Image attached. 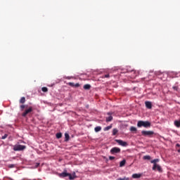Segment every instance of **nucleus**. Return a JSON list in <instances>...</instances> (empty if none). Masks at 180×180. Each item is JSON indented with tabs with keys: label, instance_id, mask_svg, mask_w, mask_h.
Masks as SVG:
<instances>
[{
	"label": "nucleus",
	"instance_id": "nucleus-1",
	"mask_svg": "<svg viewBox=\"0 0 180 180\" xmlns=\"http://www.w3.org/2000/svg\"><path fill=\"white\" fill-rule=\"evenodd\" d=\"M137 127H145V128H148V127H151V122H148V121H139L137 123Z\"/></svg>",
	"mask_w": 180,
	"mask_h": 180
},
{
	"label": "nucleus",
	"instance_id": "nucleus-2",
	"mask_svg": "<svg viewBox=\"0 0 180 180\" xmlns=\"http://www.w3.org/2000/svg\"><path fill=\"white\" fill-rule=\"evenodd\" d=\"M60 178H65L67 176H69V179L72 180V179H75V173H74V174H71L69 173H67V172H63L62 173H60L59 174Z\"/></svg>",
	"mask_w": 180,
	"mask_h": 180
},
{
	"label": "nucleus",
	"instance_id": "nucleus-3",
	"mask_svg": "<svg viewBox=\"0 0 180 180\" xmlns=\"http://www.w3.org/2000/svg\"><path fill=\"white\" fill-rule=\"evenodd\" d=\"M26 149V146L23 145H15L13 146L14 151H23V150Z\"/></svg>",
	"mask_w": 180,
	"mask_h": 180
},
{
	"label": "nucleus",
	"instance_id": "nucleus-4",
	"mask_svg": "<svg viewBox=\"0 0 180 180\" xmlns=\"http://www.w3.org/2000/svg\"><path fill=\"white\" fill-rule=\"evenodd\" d=\"M142 136H145L148 137H152L154 134V131H141Z\"/></svg>",
	"mask_w": 180,
	"mask_h": 180
},
{
	"label": "nucleus",
	"instance_id": "nucleus-5",
	"mask_svg": "<svg viewBox=\"0 0 180 180\" xmlns=\"http://www.w3.org/2000/svg\"><path fill=\"white\" fill-rule=\"evenodd\" d=\"M32 112H33V108L32 107H29L28 109L25 110L24 111V112H22V116L23 117H26V116H27V115H29V113H30Z\"/></svg>",
	"mask_w": 180,
	"mask_h": 180
},
{
	"label": "nucleus",
	"instance_id": "nucleus-6",
	"mask_svg": "<svg viewBox=\"0 0 180 180\" xmlns=\"http://www.w3.org/2000/svg\"><path fill=\"white\" fill-rule=\"evenodd\" d=\"M121 150L120 148L114 147L110 150L111 154H119L120 153Z\"/></svg>",
	"mask_w": 180,
	"mask_h": 180
},
{
	"label": "nucleus",
	"instance_id": "nucleus-7",
	"mask_svg": "<svg viewBox=\"0 0 180 180\" xmlns=\"http://www.w3.org/2000/svg\"><path fill=\"white\" fill-rule=\"evenodd\" d=\"M152 169L153 171H155V169H157V171H158L159 172H162V168H161V166H160V165H153Z\"/></svg>",
	"mask_w": 180,
	"mask_h": 180
},
{
	"label": "nucleus",
	"instance_id": "nucleus-8",
	"mask_svg": "<svg viewBox=\"0 0 180 180\" xmlns=\"http://www.w3.org/2000/svg\"><path fill=\"white\" fill-rule=\"evenodd\" d=\"M116 142L120 145V146H122L123 147H126V146H127V142H124L122 140H119L117 139Z\"/></svg>",
	"mask_w": 180,
	"mask_h": 180
},
{
	"label": "nucleus",
	"instance_id": "nucleus-9",
	"mask_svg": "<svg viewBox=\"0 0 180 180\" xmlns=\"http://www.w3.org/2000/svg\"><path fill=\"white\" fill-rule=\"evenodd\" d=\"M68 85L72 86V88H78L79 87V83L75 84L74 82H69Z\"/></svg>",
	"mask_w": 180,
	"mask_h": 180
},
{
	"label": "nucleus",
	"instance_id": "nucleus-10",
	"mask_svg": "<svg viewBox=\"0 0 180 180\" xmlns=\"http://www.w3.org/2000/svg\"><path fill=\"white\" fill-rule=\"evenodd\" d=\"M145 105L148 109H151L153 108V104L150 101H146Z\"/></svg>",
	"mask_w": 180,
	"mask_h": 180
},
{
	"label": "nucleus",
	"instance_id": "nucleus-11",
	"mask_svg": "<svg viewBox=\"0 0 180 180\" xmlns=\"http://www.w3.org/2000/svg\"><path fill=\"white\" fill-rule=\"evenodd\" d=\"M132 178H134V179L141 178V174H132Z\"/></svg>",
	"mask_w": 180,
	"mask_h": 180
},
{
	"label": "nucleus",
	"instance_id": "nucleus-12",
	"mask_svg": "<svg viewBox=\"0 0 180 180\" xmlns=\"http://www.w3.org/2000/svg\"><path fill=\"white\" fill-rule=\"evenodd\" d=\"M151 164H153V165H157V162H160V159H155L153 160L150 161Z\"/></svg>",
	"mask_w": 180,
	"mask_h": 180
},
{
	"label": "nucleus",
	"instance_id": "nucleus-13",
	"mask_svg": "<svg viewBox=\"0 0 180 180\" xmlns=\"http://www.w3.org/2000/svg\"><path fill=\"white\" fill-rule=\"evenodd\" d=\"M112 120H113V117H112V115H110L109 117H106L105 120L107 122H112Z\"/></svg>",
	"mask_w": 180,
	"mask_h": 180
},
{
	"label": "nucleus",
	"instance_id": "nucleus-14",
	"mask_svg": "<svg viewBox=\"0 0 180 180\" xmlns=\"http://www.w3.org/2000/svg\"><path fill=\"white\" fill-rule=\"evenodd\" d=\"M84 89H86V90L91 89V84H84Z\"/></svg>",
	"mask_w": 180,
	"mask_h": 180
},
{
	"label": "nucleus",
	"instance_id": "nucleus-15",
	"mask_svg": "<svg viewBox=\"0 0 180 180\" xmlns=\"http://www.w3.org/2000/svg\"><path fill=\"white\" fill-rule=\"evenodd\" d=\"M68 140H70V134H68V133L65 134V141H68Z\"/></svg>",
	"mask_w": 180,
	"mask_h": 180
},
{
	"label": "nucleus",
	"instance_id": "nucleus-16",
	"mask_svg": "<svg viewBox=\"0 0 180 180\" xmlns=\"http://www.w3.org/2000/svg\"><path fill=\"white\" fill-rule=\"evenodd\" d=\"M94 130H95L96 133H98V131H101V130H102V127H96L94 128Z\"/></svg>",
	"mask_w": 180,
	"mask_h": 180
},
{
	"label": "nucleus",
	"instance_id": "nucleus-17",
	"mask_svg": "<svg viewBox=\"0 0 180 180\" xmlns=\"http://www.w3.org/2000/svg\"><path fill=\"white\" fill-rule=\"evenodd\" d=\"M174 125L176 126V127H180V121L175 120Z\"/></svg>",
	"mask_w": 180,
	"mask_h": 180
},
{
	"label": "nucleus",
	"instance_id": "nucleus-18",
	"mask_svg": "<svg viewBox=\"0 0 180 180\" xmlns=\"http://www.w3.org/2000/svg\"><path fill=\"white\" fill-rule=\"evenodd\" d=\"M125 165H126V160H123L120 162V167H124Z\"/></svg>",
	"mask_w": 180,
	"mask_h": 180
},
{
	"label": "nucleus",
	"instance_id": "nucleus-19",
	"mask_svg": "<svg viewBox=\"0 0 180 180\" xmlns=\"http://www.w3.org/2000/svg\"><path fill=\"white\" fill-rule=\"evenodd\" d=\"M25 102H26V98L25 97H22L20 99V103H25Z\"/></svg>",
	"mask_w": 180,
	"mask_h": 180
},
{
	"label": "nucleus",
	"instance_id": "nucleus-20",
	"mask_svg": "<svg viewBox=\"0 0 180 180\" xmlns=\"http://www.w3.org/2000/svg\"><path fill=\"white\" fill-rule=\"evenodd\" d=\"M119 131L117 130V129H114L113 130H112V136H116V134H117V132H118Z\"/></svg>",
	"mask_w": 180,
	"mask_h": 180
},
{
	"label": "nucleus",
	"instance_id": "nucleus-21",
	"mask_svg": "<svg viewBox=\"0 0 180 180\" xmlns=\"http://www.w3.org/2000/svg\"><path fill=\"white\" fill-rule=\"evenodd\" d=\"M130 131H137V128L136 127H131Z\"/></svg>",
	"mask_w": 180,
	"mask_h": 180
},
{
	"label": "nucleus",
	"instance_id": "nucleus-22",
	"mask_svg": "<svg viewBox=\"0 0 180 180\" xmlns=\"http://www.w3.org/2000/svg\"><path fill=\"white\" fill-rule=\"evenodd\" d=\"M61 137H63V134L61 133L56 134V139H61Z\"/></svg>",
	"mask_w": 180,
	"mask_h": 180
},
{
	"label": "nucleus",
	"instance_id": "nucleus-23",
	"mask_svg": "<svg viewBox=\"0 0 180 180\" xmlns=\"http://www.w3.org/2000/svg\"><path fill=\"white\" fill-rule=\"evenodd\" d=\"M41 91L42 92H48L49 89H47V87H42Z\"/></svg>",
	"mask_w": 180,
	"mask_h": 180
},
{
	"label": "nucleus",
	"instance_id": "nucleus-24",
	"mask_svg": "<svg viewBox=\"0 0 180 180\" xmlns=\"http://www.w3.org/2000/svg\"><path fill=\"white\" fill-rule=\"evenodd\" d=\"M143 160H151V157L150 155L143 156Z\"/></svg>",
	"mask_w": 180,
	"mask_h": 180
},
{
	"label": "nucleus",
	"instance_id": "nucleus-25",
	"mask_svg": "<svg viewBox=\"0 0 180 180\" xmlns=\"http://www.w3.org/2000/svg\"><path fill=\"white\" fill-rule=\"evenodd\" d=\"M111 128H112V125H110V126L106 127L104 129V130H105V131L110 130Z\"/></svg>",
	"mask_w": 180,
	"mask_h": 180
},
{
	"label": "nucleus",
	"instance_id": "nucleus-26",
	"mask_svg": "<svg viewBox=\"0 0 180 180\" xmlns=\"http://www.w3.org/2000/svg\"><path fill=\"white\" fill-rule=\"evenodd\" d=\"M129 177H124V178H118L117 180H129Z\"/></svg>",
	"mask_w": 180,
	"mask_h": 180
},
{
	"label": "nucleus",
	"instance_id": "nucleus-27",
	"mask_svg": "<svg viewBox=\"0 0 180 180\" xmlns=\"http://www.w3.org/2000/svg\"><path fill=\"white\" fill-rule=\"evenodd\" d=\"M9 168H15V167H16L15 165H8V166Z\"/></svg>",
	"mask_w": 180,
	"mask_h": 180
},
{
	"label": "nucleus",
	"instance_id": "nucleus-28",
	"mask_svg": "<svg viewBox=\"0 0 180 180\" xmlns=\"http://www.w3.org/2000/svg\"><path fill=\"white\" fill-rule=\"evenodd\" d=\"M172 89H174V91H178V86H174Z\"/></svg>",
	"mask_w": 180,
	"mask_h": 180
},
{
	"label": "nucleus",
	"instance_id": "nucleus-29",
	"mask_svg": "<svg viewBox=\"0 0 180 180\" xmlns=\"http://www.w3.org/2000/svg\"><path fill=\"white\" fill-rule=\"evenodd\" d=\"M6 137H8V134H4L2 137H1V139H2V140H5V139H6Z\"/></svg>",
	"mask_w": 180,
	"mask_h": 180
},
{
	"label": "nucleus",
	"instance_id": "nucleus-30",
	"mask_svg": "<svg viewBox=\"0 0 180 180\" xmlns=\"http://www.w3.org/2000/svg\"><path fill=\"white\" fill-rule=\"evenodd\" d=\"M20 108L21 110H23V109H25V105H21L20 106Z\"/></svg>",
	"mask_w": 180,
	"mask_h": 180
},
{
	"label": "nucleus",
	"instance_id": "nucleus-31",
	"mask_svg": "<svg viewBox=\"0 0 180 180\" xmlns=\"http://www.w3.org/2000/svg\"><path fill=\"white\" fill-rule=\"evenodd\" d=\"M109 160H110V161H112V160H115V157H113V156H109Z\"/></svg>",
	"mask_w": 180,
	"mask_h": 180
},
{
	"label": "nucleus",
	"instance_id": "nucleus-32",
	"mask_svg": "<svg viewBox=\"0 0 180 180\" xmlns=\"http://www.w3.org/2000/svg\"><path fill=\"white\" fill-rule=\"evenodd\" d=\"M109 75H104V78H109Z\"/></svg>",
	"mask_w": 180,
	"mask_h": 180
},
{
	"label": "nucleus",
	"instance_id": "nucleus-33",
	"mask_svg": "<svg viewBox=\"0 0 180 180\" xmlns=\"http://www.w3.org/2000/svg\"><path fill=\"white\" fill-rule=\"evenodd\" d=\"M176 147H180V144L179 143H176Z\"/></svg>",
	"mask_w": 180,
	"mask_h": 180
},
{
	"label": "nucleus",
	"instance_id": "nucleus-34",
	"mask_svg": "<svg viewBox=\"0 0 180 180\" xmlns=\"http://www.w3.org/2000/svg\"><path fill=\"white\" fill-rule=\"evenodd\" d=\"M131 72H133L134 74H136V72L134 70H131Z\"/></svg>",
	"mask_w": 180,
	"mask_h": 180
},
{
	"label": "nucleus",
	"instance_id": "nucleus-35",
	"mask_svg": "<svg viewBox=\"0 0 180 180\" xmlns=\"http://www.w3.org/2000/svg\"><path fill=\"white\" fill-rule=\"evenodd\" d=\"M37 167H39L40 165V163H36Z\"/></svg>",
	"mask_w": 180,
	"mask_h": 180
},
{
	"label": "nucleus",
	"instance_id": "nucleus-36",
	"mask_svg": "<svg viewBox=\"0 0 180 180\" xmlns=\"http://www.w3.org/2000/svg\"><path fill=\"white\" fill-rule=\"evenodd\" d=\"M108 115H110V112H108Z\"/></svg>",
	"mask_w": 180,
	"mask_h": 180
}]
</instances>
